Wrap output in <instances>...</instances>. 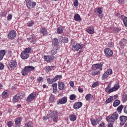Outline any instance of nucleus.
Here are the masks:
<instances>
[{"instance_id": "10", "label": "nucleus", "mask_w": 127, "mask_h": 127, "mask_svg": "<svg viewBox=\"0 0 127 127\" xmlns=\"http://www.w3.org/2000/svg\"><path fill=\"white\" fill-rule=\"evenodd\" d=\"M92 70L96 71V70L98 69L102 71L103 69V64H96L92 65Z\"/></svg>"}, {"instance_id": "61", "label": "nucleus", "mask_w": 127, "mask_h": 127, "mask_svg": "<svg viewBox=\"0 0 127 127\" xmlns=\"http://www.w3.org/2000/svg\"><path fill=\"white\" fill-rule=\"evenodd\" d=\"M78 89V92L79 93H83V92H84L83 88H81V87H79Z\"/></svg>"}, {"instance_id": "18", "label": "nucleus", "mask_w": 127, "mask_h": 127, "mask_svg": "<svg viewBox=\"0 0 127 127\" xmlns=\"http://www.w3.org/2000/svg\"><path fill=\"white\" fill-rule=\"evenodd\" d=\"M83 106V103L82 102H76L73 105V108L75 109V110H78V109H80Z\"/></svg>"}, {"instance_id": "64", "label": "nucleus", "mask_w": 127, "mask_h": 127, "mask_svg": "<svg viewBox=\"0 0 127 127\" xmlns=\"http://www.w3.org/2000/svg\"><path fill=\"white\" fill-rule=\"evenodd\" d=\"M105 125H106L105 123H102L99 125V127H104Z\"/></svg>"}, {"instance_id": "30", "label": "nucleus", "mask_w": 127, "mask_h": 127, "mask_svg": "<svg viewBox=\"0 0 127 127\" xmlns=\"http://www.w3.org/2000/svg\"><path fill=\"white\" fill-rule=\"evenodd\" d=\"M94 28H93V27H90L87 29V31L88 33H89V34H93V33H94Z\"/></svg>"}, {"instance_id": "38", "label": "nucleus", "mask_w": 127, "mask_h": 127, "mask_svg": "<svg viewBox=\"0 0 127 127\" xmlns=\"http://www.w3.org/2000/svg\"><path fill=\"white\" fill-rule=\"evenodd\" d=\"M58 33L59 34H61V33H63V27H59L57 28V30Z\"/></svg>"}, {"instance_id": "32", "label": "nucleus", "mask_w": 127, "mask_h": 127, "mask_svg": "<svg viewBox=\"0 0 127 127\" xmlns=\"http://www.w3.org/2000/svg\"><path fill=\"white\" fill-rule=\"evenodd\" d=\"M76 115H75L74 114L70 115L69 116V120L71 122H75V120H76Z\"/></svg>"}, {"instance_id": "21", "label": "nucleus", "mask_w": 127, "mask_h": 127, "mask_svg": "<svg viewBox=\"0 0 127 127\" xmlns=\"http://www.w3.org/2000/svg\"><path fill=\"white\" fill-rule=\"evenodd\" d=\"M74 20L76 21H81L82 20V18L80 16L79 14H76L74 16Z\"/></svg>"}, {"instance_id": "34", "label": "nucleus", "mask_w": 127, "mask_h": 127, "mask_svg": "<svg viewBox=\"0 0 127 127\" xmlns=\"http://www.w3.org/2000/svg\"><path fill=\"white\" fill-rule=\"evenodd\" d=\"M120 104H121V101L119 100H116L114 102L113 106L114 107H118Z\"/></svg>"}, {"instance_id": "57", "label": "nucleus", "mask_w": 127, "mask_h": 127, "mask_svg": "<svg viewBox=\"0 0 127 127\" xmlns=\"http://www.w3.org/2000/svg\"><path fill=\"white\" fill-rule=\"evenodd\" d=\"M43 80V78L42 77H39L38 79H37V81L39 82L40 83L41 81Z\"/></svg>"}, {"instance_id": "20", "label": "nucleus", "mask_w": 127, "mask_h": 127, "mask_svg": "<svg viewBox=\"0 0 127 127\" xmlns=\"http://www.w3.org/2000/svg\"><path fill=\"white\" fill-rule=\"evenodd\" d=\"M52 44L55 46V47H57V46H58V44H59L58 39L57 38L53 39L52 40Z\"/></svg>"}, {"instance_id": "58", "label": "nucleus", "mask_w": 127, "mask_h": 127, "mask_svg": "<svg viewBox=\"0 0 127 127\" xmlns=\"http://www.w3.org/2000/svg\"><path fill=\"white\" fill-rule=\"evenodd\" d=\"M53 68V66H47L46 67V69L47 71L49 72V71H51L52 70V68Z\"/></svg>"}, {"instance_id": "5", "label": "nucleus", "mask_w": 127, "mask_h": 127, "mask_svg": "<svg viewBox=\"0 0 127 127\" xmlns=\"http://www.w3.org/2000/svg\"><path fill=\"white\" fill-rule=\"evenodd\" d=\"M32 0H25L26 4L28 8H29L30 9L31 8H33L35 5H36V2H32Z\"/></svg>"}, {"instance_id": "27", "label": "nucleus", "mask_w": 127, "mask_h": 127, "mask_svg": "<svg viewBox=\"0 0 127 127\" xmlns=\"http://www.w3.org/2000/svg\"><path fill=\"white\" fill-rule=\"evenodd\" d=\"M25 67L26 69L28 70V72H31V71H34V69H35V67L31 65H28Z\"/></svg>"}, {"instance_id": "59", "label": "nucleus", "mask_w": 127, "mask_h": 127, "mask_svg": "<svg viewBox=\"0 0 127 127\" xmlns=\"http://www.w3.org/2000/svg\"><path fill=\"white\" fill-rule=\"evenodd\" d=\"M3 68H4V65L2 63H0V70H3Z\"/></svg>"}, {"instance_id": "40", "label": "nucleus", "mask_w": 127, "mask_h": 127, "mask_svg": "<svg viewBox=\"0 0 127 127\" xmlns=\"http://www.w3.org/2000/svg\"><path fill=\"white\" fill-rule=\"evenodd\" d=\"M76 98H77V96L75 94H71L69 96V99L71 101H74Z\"/></svg>"}, {"instance_id": "56", "label": "nucleus", "mask_w": 127, "mask_h": 127, "mask_svg": "<svg viewBox=\"0 0 127 127\" xmlns=\"http://www.w3.org/2000/svg\"><path fill=\"white\" fill-rule=\"evenodd\" d=\"M108 46H109V47H110L111 48L114 47V43H113L112 42L109 43Z\"/></svg>"}, {"instance_id": "23", "label": "nucleus", "mask_w": 127, "mask_h": 127, "mask_svg": "<svg viewBox=\"0 0 127 127\" xmlns=\"http://www.w3.org/2000/svg\"><path fill=\"white\" fill-rule=\"evenodd\" d=\"M28 41L31 42L33 44H35L36 43V39L34 37H31V38H28Z\"/></svg>"}, {"instance_id": "28", "label": "nucleus", "mask_w": 127, "mask_h": 127, "mask_svg": "<svg viewBox=\"0 0 127 127\" xmlns=\"http://www.w3.org/2000/svg\"><path fill=\"white\" fill-rule=\"evenodd\" d=\"M40 32L41 34H43V35H46L47 34V30L44 27H42L41 29Z\"/></svg>"}, {"instance_id": "47", "label": "nucleus", "mask_w": 127, "mask_h": 127, "mask_svg": "<svg viewBox=\"0 0 127 127\" xmlns=\"http://www.w3.org/2000/svg\"><path fill=\"white\" fill-rule=\"evenodd\" d=\"M8 96V93L4 91L2 93V98H3L4 99H5V98H6V97H7Z\"/></svg>"}, {"instance_id": "60", "label": "nucleus", "mask_w": 127, "mask_h": 127, "mask_svg": "<svg viewBox=\"0 0 127 127\" xmlns=\"http://www.w3.org/2000/svg\"><path fill=\"white\" fill-rule=\"evenodd\" d=\"M118 2L120 4H123L125 2V0H118Z\"/></svg>"}, {"instance_id": "48", "label": "nucleus", "mask_w": 127, "mask_h": 127, "mask_svg": "<svg viewBox=\"0 0 127 127\" xmlns=\"http://www.w3.org/2000/svg\"><path fill=\"white\" fill-rule=\"evenodd\" d=\"M7 12L5 11H3L0 12V16L4 17L5 15H6Z\"/></svg>"}, {"instance_id": "6", "label": "nucleus", "mask_w": 127, "mask_h": 127, "mask_svg": "<svg viewBox=\"0 0 127 127\" xmlns=\"http://www.w3.org/2000/svg\"><path fill=\"white\" fill-rule=\"evenodd\" d=\"M112 73L113 70H112V69L110 68L107 69V71L104 73H103L102 76V80H106V79L109 77V75H111Z\"/></svg>"}, {"instance_id": "46", "label": "nucleus", "mask_w": 127, "mask_h": 127, "mask_svg": "<svg viewBox=\"0 0 127 127\" xmlns=\"http://www.w3.org/2000/svg\"><path fill=\"white\" fill-rule=\"evenodd\" d=\"M47 80L48 84H52V83H54V80L53 78H52V79L48 78L47 79Z\"/></svg>"}, {"instance_id": "55", "label": "nucleus", "mask_w": 127, "mask_h": 127, "mask_svg": "<svg viewBox=\"0 0 127 127\" xmlns=\"http://www.w3.org/2000/svg\"><path fill=\"white\" fill-rule=\"evenodd\" d=\"M73 4H74V6H75V7H76V6H78V5L79 4V2H78V0H74Z\"/></svg>"}, {"instance_id": "49", "label": "nucleus", "mask_w": 127, "mask_h": 127, "mask_svg": "<svg viewBox=\"0 0 127 127\" xmlns=\"http://www.w3.org/2000/svg\"><path fill=\"white\" fill-rule=\"evenodd\" d=\"M112 101H113V98H111V97H109V98H108L106 100L105 103H106V104H109V103H111V102H112Z\"/></svg>"}, {"instance_id": "16", "label": "nucleus", "mask_w": 127, "mask_h": 127, "mask_svg": "<svg viewBox=\"0 0 127 127\" xmlns=\"http://www.w3.org/2000/svg\"><path fill=\"white\" fill-rule=\"evenodd\" d=\"M90 122L92 125V126H97V125H99V123L101 122V119H91Z\"/></svg>"}, {"instance_id": "24", "label": "nucleus", "mask_w": 127, "mask_h": 127, "mask_svg": "<svg viewBox=\"0 0 127 127\" xmlns=\"http://www.w3.org/2000/svg\"><path fill=\"white\" fill-rule=\"evenodd\" d=\"M121 19L123 20L125 26H126V27H127V17H126L125 16H122Z\"/></svg>"}, {"instance_id": "9", "label": "nucleus", "mask_w": 127, "mask_h": 127, "mask_svg": "<svg viewBox=\"0 0 127 127\" xmlns=\"http://www.w3.org/2000/svg\"><path fill=\"white\" fill-rule=\"evenodd\" d=\"M104 53L106 57H112L114 53L110 48H106L104 50Z\"/></svg>"}, {"instance_id": "4", "label": "nucleus", "mask_w": 127, "mask_h": 127, "mask_svg": "<svg viewBox=\"0 0 127 127\" xmlns=\"http://www.w3.org/2000/svg\"><path fill=\"white\" fill-rule=\"evenodd\" d=\"M22 99H23V96L20 94V93H17L13 97L12 101L13 103H17V102H19Z\"/></svg>"}, {"instance_id": "33", "label": "nucleus", "mask_w": 127, "mask_h": 127, "mask_svg": "<svg viewBox=\"0 0 127 127\" xmlns=\"http://www.w3.org/2000/svg\"><path fill=\"white\" fill-rule=\"evenodd\" d=\"M62 78V75H57L53 79L54 82H56L58 80H59V79H61Z\"/></svg>"}, {"instance_id": "14", "label": "nucleus", "mask_w": 127, "mask_h": 127, "mask_svg": "<svg viewBox=\"0 0 127 127\" xmlns=\"http://www.w3.org/2000/svg\"><path fill=\"white\" fill-rule=\"evenodd\" d=\"M120 120L121 121V126H124V125H125V123L127 121V117L125 116H120Z\"/></svg>"}, {"instance_id": "52", "label": "nucleus", "mask_w": 127, "mask_h": 127, "mask_svg": "<svg viewBox=\"0 0 127 127\" xmlns=\"http://www.w3.org/2000/svg\"><path fill=\"white\" fill-rule=\"evenodd\" d=\"M7 126L8 127H11L13 126V123L11 121H9L7 123Z\"/></svg>"}, {"instance_id": "39", "label": "nucleus", "mask_w": 127, "mask_h": 127, "mask_svg": "<svg viewBox=\"0 0 127 127\" xmlns=\"http://www.w3.org/2000/svg\"><path fill=\"white\" fill-rule=\"evenodd\" d=\"M122 101L125 103V102H126L127 101V93L123 94V95L122 96Z\"/></svg>"}, {"instance_id": "42", "label": "nucleus", "mask_w": 127, "mask_h": 127, "mask_svg": "<svg viewBox=\"0 0 127 127\" xmlns=\"http://www.w3.org/2000/svg\"><path fill=\"white\" fill-rule=\"evenodd\" d=\"M54 99H55L54 95H53V94H51L49 98L50 102L51 103H53L54 102Z\"/></svg>"}, {"instance_id": "3", "label": "nucleus", "mask_w": 127, "mask_h": 127, "mask_svg": "<svg viewBox=\"0 0 127 127\" xmlns=\"http://www.w3.org/2000/svg\"><path fill=\"white\" fill-rule=\"evenodd\" d=\"M49 118H51L53 122H57L58 120V114H57V112L53 111L50 113Z\"/></svg>"}, {"instance_id": "54", "label": "nucleus", "mask_w": 127, "mask_h": 127, "mask_svg": "<svg viewBox=\"0 0 127 127\" xmlns=\"http://www.w3.org/2000/svg\"><path fill=\"white\" fill-rule=\"evenodd\" d=\"M12 18V15H11V14H8L7 17V20H11Z\"/></svg>"}, {"instance_id": "22", "label": "nucleus", "mask_w": 127, "mask_h": 127, "mask_svg": "<svg viewBox=\"0 0 127 127\" xmlns=\"http://www.w3.org/2000/svg\"><path fill=\"white\" fill-rule=\"evenodd\" d=\"M5 55V50H2L0 51V61L3 59V57Z\"/></svg>"}, {"instance_id": "63", "label": "nucleus", "mask_w": 127, "mask_h": 127, "mask_svg": "<svg viewBox=\"0 0 127 127\" xmlns=\"http://www.w3.org/2000/svg\"><path fill=\"white\" fill-rule=\"evenodd\" d=\"M52 87H53V88H57V83H55L53 84H52Z\"/></svg>"}, {"instance_id": "26", "label": "nucleus", "mask_w": 127, "mask_h": 127, "mask_svg": "<svg viewBox=\"0 0 127 127\" xmlns=\"http://www.w3.org/2000/svg\"><path fill=\"white\" fill-rule=\"evenodd\" d=\"M57 50H58V47H53V50L51 51V54H52V55H55V54L57 53Z\"/></svg>"}, {"instance_id": "51", "label": "nucleus", "mask_w": 127, "mask_h": 127, "mask_svg": "<svg viewBox=\"0 0 127 127\" xmlns=\"http://www.w3.org/2000/svg\"><path fill=\"white\" fill-rule=\"evenodd\" d=\"M98 85H99V82H94L92 85V88H96V87H97V86H98Z\"/></svg>"}, {"instance_id": "25", "label": "nucleus", "mask_w": 127, "mask_h": 127, "mask_svg": "<svg viewBox=\"0 0 127 127\" xmlns=\"http://www.w3.org/2000/svg\"><path fill=\"white\" fill-rule=\"evenodd\" d=\"M21 73L23 76H26V75L28 74V73H29V71H28V69H26V67L25 66L24 69L22 70Z\"/></svg>"}, {"instance_id": "50", "label": "nucleus", "mask_w": 127, "mask_h": 127, "mask_svg": "<svg viewBox=\"0 0 127 127\" xmlns=\"http://www.w3.org/2000/svg\"><path fill=\"white\" fill-rule=\"evenodd\" d=\"M34 24V21H30L28 22V26L30 27L32 26Z\"/></svg>"}, {"instance_id": "13", "label": "nucleus", "mask_w": 127, "mask_h": 127, "mask_svg": "<svg viewBox=\"0 0 127 127\" xmlns=\"http://www.w3.org/2000/svg\"><path fill=\"white\" fill-rule=\"evenodd\" d=\"M44 58L46 62H48V63H50V62H52V61H53V59H54V57L49 55L44 56Z\"/></svg>"}, {"instance_id": "43", "label": "nucleus", "mask_w": 127, "mask_h": 127, "mask_svg": "<svg viewBox=\"0 0 127 127\" xmlns=\"http://www.w3.org/2000/svg\"><path fill=\"white\" fill-rule=\"evenodd\" d=\"M61 40H62V42H63L64 43H67V42H68V38H66V37L62 38Z\"/></svg>"}, {"instance_id": "53", "label": "nucleus", "mask_w": 127, "mask_h": 127, "mask_svg": "<svg viewBox=\"0 0 127 127\" xmlns=\"http://www.w3.org/2000/svg\"><path fill=\"white\" fill-rule=\"evenodd\" d=\"M121 30V29L119 28L115 27L114 28V31L115 32V33H117V32H119Z\"/></svg>"}, {"instance_id": "19", "label": "nucleus", "mask_w": 127, "mask_h": 127, "mask_svg": "<svg viewBox=\"0 0 127 127\" xmlns=\"http://www.w3.org/2000/svg\"><path fill=\"white\" fill-rule=\"evenodd\" d=\"M59 89L61 90V91H64V90H65L64 82L61 81L59 82Z\"/></svg>"}, {"instance_id": "1", "label": "nucleus", "mask_w": 127, "mask_h": 127, "mask_svg": "<svg viewBox=\"0 0 127 127\" xmlns=\"http://www.w3.org/2000/svg\"><path fill=\"white\" fill-rule=\"evenodd\" d=\"M119 114L118 113L115 112L112 115H110L106 117V120L108 122L107 127H114V123L116 120H118Z\"/></svg>"}, {"instance_id": "35", "label": "nucleus", "mask_w": 127, "mask_h": 127, "mask_svg": "<svg viewBox=\"0 0 127 127\" xmlns=\"http://www.w3.org/2000/svg\"><path fill=\"white\" fill-rule=\"evenodd\" d=\"M123 109H124V106L121 105L118 107L117 112H118L119 114H121L122 113V111H123Z\"/></svg>"}, {"instance_id": "62", "label": "nucleus", "mask_w": 127, "mask_h": 127, "mask_svg": "<svg viewBox=\"0 0 127 127\" xmlns=\"http://www.w3.org/2000/svg\"><path fill=\"white\" fill-rule=\"evenodd\" d=\"M69 84L70 87H74V81L69 82Z\"/></svg>"}, {"instance_id": "12", "label": "nucleus", "mask_w": 127, "mask_h": 127, "mask_svg": "<svg viewBox=\"0 0 127 127\" xmlns=\"http://www.w3.org/2000/svg\"><path fill=\"white\" fill-rule=\"evenodd\" d=\"M84 47V45L76 44V45L72 47V49L73 51H78L79 49H82Z\"/></svg>"}, {"instance_id": "11", "label": "nucleus", "mask_w": 127, "mask_h": 127, "mask_svg": "<svg viewBox=\"0 0 127 127\" xmlns=\"http://www.w3.org/2000/svg\"><path fill=\"white\" fill-rule=\"evenodd\" d=\"M16 66H17V63L16 61H10L8 64V68H11V69H14Z\"/></svg>"}, {"instance_id": "8", "label": "nucleus", "mask_w": 127, "mask_h": 127, "mask_svg": "<svg viewBox=\"0 0 127 127\" xmlns=\"http://www.w3.org/2000/svg\"><path fill=\"white\" fill-rule=\"evenodd\" d=\"M37 96V93L36 92L32 93L30 95H28L26 99L27 102H31L35 99V97Z\"/></svg>"}, {"instance_id": "45", "label": "nucleus", "mask_w": 127, "mask_h": 127, "mask_svg": "<svg viewBox=\"0 0 127 127\" xmlns=\"http://www.w3.org/2000/svg\"><path fill=\"white\" fill-rule=\"evenodd\" d=\"M99 74H100V70L96 71L95 72L91 73V75L92 76H97V75H99Z\"/></svg>"}, {"instance_id": "41", "label": "nucleus", "mask_w": 127, "mask_h": 127, "mask_svg": "<svg viewBox=\"0 0 127 127\" xmlns=\"http://www.w3.org/2000/svg\"><path fill=\"white\" fill-rule=\"evenodd\" d=\"M96 11L97 13H98V14H102V13H103V8L102 7L98 8L96 10Z\"/></svg>"}, {"instance_id": "17", "label": "nucleus", "mask_w": 127, "mask_h": 127, "mask_svg": "<svg viewBox=\"0 0 127 127\" xmlns=\"http://www.w3.org/2000/svg\"><path fill=\"white\" fill-rule=\"evenodd\" d=\"M20 57L23 60L27 59V58L29 57V55L27 54V53H25V52L23 51L21 53Z\"/></svg>"}, {"instance_id": "36", "label": "nucleus", "mask_w": 127, "mask_h": 127, "mask_svg": "<svg viewBox=\"0 0 127 127\" xmlns=\"http://www.w3.org/2000/svg\"><path fill=\"white\" fill-rule=\"evenodd\" d=\"M25 127H33V124L31 122H27L25 124Z\"/></svg>"}, {"instance_id": "2", "label": "nucleus", "mask_w": 127, "mask_h": 127, "mask_svg": "<svg viewBox=\"0 0 127 127\" xmlns=\"http://www.w3.org/2000/svg\"><path fill=\"white\" fill-rule=\"evenodd\" d=\"M112 86V84L109 83L107 87L105 88V92L106 93H113V92H115L116 91H118L120 89V83L117 82L114 84V86L111 88Z\"/></svg>"}, {"instance_id": "29", "label": "nucleus", "mask_w": 127, "mask_h": 127, "mask_svg": "<svg viewBox=\"0 0 127 127\" xmlns=\"http://www.w3.org/2000/svg\"><path fill=\"white\" fill-rule=\"evenodd\" d=\"M92 98H93V95H92V94L90 93L87 94L85 96V99L86 100V101H91Z\"/></svg>"}, {"instance_id": "7", "label": "nucleus", "mask_w": 127, "mask_h": 127, "mask_svg": "<svg viewBox=\"0 0 127 127\" xmlns=\"http://www.w3.org/2000/svg\"><path fill=\"white\" fill-rule=\"evenodd\" d=\"M8 38L11 40L14 39L16 37V31L15 30H11L9 31L7 35Z\"/></svg>"}, {"instance_id": "37", "label": "nucleus", "mask_w": 127, "mask_h": 127, "mask_svg": "<svg viewBox=\"0 0 127 127\" xmlns=\"http://www.w3.org/2000/svg\"><path fill=\"white\" fill-rule=\"evenodd\" d=\"M120 45L121 47H124L126 45V40L122 39L120 42Z\"/></svg>"}, {"instance_id": "44", "label": "nucleus", "mask_w": 127, "mask_h": 127, "mask_svg": "<svg viewBox=\"0 0 127 127\" xmlns=\"http://www.w3.org/2000/svg\"><path fill=\"white\" fill-rule=\"evenodd\" d=\"M24 52L28 54V53H30V52H31V49H30V48H27Z\"/></svg>"}, {"instance_id": "31", "label": "nucleus", "mask_w": 127, "mask_h": 127, "mask_svg": "<svg viewBox=\"0 0 127 127\" xmlns=\"http://www.w3.org/2000/svg\"><path fill=\"white\" fill-rule=\"evenodd\" d=\"M21 121H22V118L21 117H18L15 120V124L16 125H19L21 123Z\"/></svg>"}, {"instance_id": "15", "label": "nucleus", "mask_w": 127, "mask_h": 127, "mask_svg": "<svg viewBox=\"0 0 127 127\" xmlns=\"http://www.w3.org/2000/svg\"><path fill=\"white\" fill-rule=\"evenodd\" d=\"M66 103H67V97H64L58 101V105H59V104L64 105V104H66Z\"/></svg>"}]
</instances>
